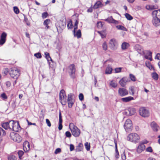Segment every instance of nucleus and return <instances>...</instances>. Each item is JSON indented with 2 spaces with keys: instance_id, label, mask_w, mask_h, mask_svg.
Segmentation results:
<instances>
[{
  "instance_id": "1",
  "label": "nucleus",
  "mask_w": 160,
  "mask_h": 160,
  "mask_svg": "<svg viewBox=\"0 0 160 160\" xmlns=\"http://www.w3.org/2000/svg\"><path fill=\"white\" fill-rule=\"evenodd\" d=\"M9 129L15 132H18L21 130V128L18 121L10 120L9 121Z\"/></svg>"
},
{
  "instance_id": "2",
  "label": "nucleus",
  "mask_w": 160,
  "mask_h": 160,
  "mask_svg": "<svg viewBox=\"0 0 160 160\" xmlns=\"http://www.w3.org/2000/svg\"><path fill=\"white\" fill-rule=\"evenodd\" d=\"M69 128L73 136L75 137L79 136L81 133L80 130L73 123H71L69 125Z\"/></svg>"
},
{
  "instance_id": "3",
  "label": "nucleus",
  "mask_w": 160,
  "mask_h": 160,
  "mask_svg": "<svg viewBox=\"0 0 160 160\" xmlns=\"http://www.w3.org/2000/svg\"><path fill=\"white\" fill-rule=\"evenodd\" d=\"M139 136L136 133H132L129 134L127 137L128 141L133 142L135 143H137L140 139Z\"/></svg>"
},
{
  "instance_id": "4",
  "label": "nucleus",
  "mask_w": 160,
  "mask_h": 160,
  "mask_svg": "<svg viewBox=\"0 0 160 160\" xmlns=\"http://www.w3.org/2000/svg\"><path fill=\"white\" fill-rule=\"evenodd\" d=\"M59 100L60 102L63 105H65L66 104V95L65 91L63 89L61 90L59 93Z\"/></svg>"
},
{
  "instance_id": "5",
  "label": "nucleus",
  "mask_w": 160,
  "mask_h": 160,
  "mask_svg": "<svg viewBox=\"0 0 160 160\" xmlns=\"http://www.w3.org/2000/svg\"><path fill=\"white\" fill-rule=\"evenodd\" d=\"M10 137L13 141L18 142H20L22 140V138L19 135L13 132L10 133Z\"/></svg>"
},
{
  "instance_id": "6",
  "label": "nucleus",
  "mask_w": 160,
  "mask_h": 160,
  "mask_svg": "<svg viewBox=\"0 0 160 160\" xmlns=\"http://www.w3.org/2000/svg\"><path fill=\"white\" fill-rule=\"evenodd\" d=\"M124 128L127 132H131L132 128V121L130 119H128L125 122Z\"/></svg>"
},
{
  "instance_id": "7",
  "label": "nucleus",
  "mask_w": 160,
  "mask_h": 160,
  "mask_svg": "<svg viewBox=\"0 0 160 160\" xmlns=\"http://www.w3.org/2000/svg\"><path fill=\"white\" fill-rule=\"evenodd\" d=\"M9 74L11 77L17 79L20 75L19 71L16 68H12Z\"/></svg>"
},
{
  "instance_id": "8",
  "label": "nucleus",
  "mask_w": 160,
  "mask_h": 160,
  "mask_svg": "<svg viewBox=\"0 0 160 160\" xmlns=\"http://www.w3.org/2000/svg\"><path fill=\"white\" fill-rule=\"evenodd\" d=\"M139 113L141 116L144 118L148 117L149 116L148 110L144 107H142L140 108Z\"/></svg>"
},
{
  "instance_id": "9",
  "label": "nucleus",
  "mask_w": 160,
  "mask_h": 160,
  "mask_svg": "<svg viewBox=\"0 0 160 160\" xmlns=\"http://www.w3.org/2000/svg\"><path fill=\"white\" fill-rule=\"evenodd\" d=\"M118 44L116 40L114 39H111L109 43V47L112 50H115L117 48Z\"/></svg>"
},
{
  "instance_id": "10",
  "label": "nucleus",
  "mask_w": 160,
  "mask_h": 160,
  "mask_svg": "<svg viewBox=\"0 0 160 160\" xmlns=\"http://www.w3.org/2000/svg\"><path fill=\"white\" fill-rule=\"evenodd\" d=\"M69 68L70 70V75L72 78H74L75 77V72L76 69L75 66L73 64H71L69 66Z\"/></svg>"
},
{
  "instance_id": "11",
  "label": "nucleus",
  "mask_w": 160,
  "mask_h": 160,
  "mask_svg": "<svg viewBox=\"0 0 160 160\" xmlns=\"http://www.w3.org/2000/svg\"><path fill=\"white\" fill-rule=\"evenodd\" d=\"M118 93L119 95L121 97L126 96L128 94V90L122 88H120L119 89Z\"/></svg>"
},
{
  "instance_id": "12",
  "label": "nucleus",
  "mask_w": 160,
  "mask_h": 160,
  "mask_svg": "<svg viewBox=\"0 0 160 160\" xmlns=\"http://www.w3.org/2000/svg\"><path fill=\"white\" fill-rule=\"evenodd\" d=\"M67 101L68 102V107L70 108L72 107L74 103V101L72 99V94L70 93L68 95Z\"/></svg>"
},
{
  "instance_id": "13",
  "label": "nucleus",
  "mask_w": 160,
  "mask_h": 160,
  "mask_svg": "<svg viewBox=\"0 0 160 160\" xmlns=\"http://www.w3.org/2000/svg\"><path fill=\"white\" fill-rule=\"evenodd\" d=\"M129 81H130L127 77H124L120 80L119 82L122 87H124L125 86L127 83Z\"/></svg>"
},
{
  "instance_id": "14",
  "label": "nucleus",
  "mask_w": 160,
  "mask_h": 160,
  "mask_svg": "<svg viewBox=\"0 0 160 160\" xmlns=\"http://www.w3.org/2000/svg\"><path fill=\"white\" fill-rule=\"evenodd\" d=\"M152 23L155 26L157 27L159 26L160 25V19L155 16V17H153V19L152 20Z\"/></svg>"
},
{
  "instance_id": "15",
  "label": "nucleus",
  "mask_w": 160,
  "mask_h": 160,
  "mask_svg": "<svg viewBox=\"0 0 160 160\" xmlns=\"http://www.w3.org/2000/svg\"><path fill=\"white\" fill-rule=\"evenodd\" d=\"M6 36L7 34L5 32H3L2 34L0 39V45H2L5 43Z\"/></svg>"
},
{
  "instance_id": "16",
  "label": "nucleus",
  "mask_w": 160,
  "mask_h": 160,
  "mask_svg": "<svg viewBox=\"0 0 160 160\" xmlns=\"http://www.w3.org/2000/svg\"><path fill=\"white\" fill-rule=\"evenodd\" d=\"M151 126L154 131L157 132L159 129V127L154 122H152L151 124Z\"/></svg>"
},
{
  "instance_id": "17",
  "label": "nucleus",
  "mask_w": 160,
  "mask_h": 160,
  "mask_svg": "<svg viewBox=\"0 0 160 160\" xmlns=\"http://www.w3.org/2000/svg\"><path fill=\"white\" fill-rule=\"evenodd\" d=\"M105 21L110 23L118 24V22L113 19L112 16L108 17L107 19L105 20Z\"/></svg>"
},
{
  "instance_id": "18",
  "label": "nucleus",
  "mask_w": 160,
  "mask_h": 160,
  "mask_svg": "<svg viewBox=\"0 0 160 160\" xmlns=\"http://www.w3.org/2000/svg\"><path fill=\"white\" fill-rule=\"evenodd\" d=\"M145 146L143 143H141L139 144L137 149V151L139 153H140L145 150Z\"/></svg>"
},
{
  "instance_id": "19",
  "label": "nucleus",
  "mask_w": 160,
  "mask_h": 160,
  "mask_svg": "<svg viewBox=\"0 0 160 160\" xmlns=\"http://www.w3.org/2000/svg\"><path fill=\"white\" fill-rule=\"evenodd\" d=\"M59 124L58 128V129L59 130H60L62 129V118L61 114V112L60 111L59 112Z\"/></svg>"
},
{
  "instance_id": "20",
  "label": "nucleus",
  "mask_w": 160,
  "mask_h": 160,
  "mask_svg": "<svg viewBox=\"0 0 160 160\" xmlns=\"http://www.w3.org/2000/svg\"><path fill=\"white\" fill-rule=\"evenodd\" d=\"M23 148L25 152L28 151L29 150L30 145L28 142H26L24 143Z\"/></svg>"
},
{
  "instance_id": "21",
  "label": "nucleus",
  "mask_w": 160,
  "mask_h": 160,
  "mask_svg": "<svg viewBox=\"0 0 160 160\" xmlns=\"http://www.w3.org/2000/svg\"><path fill=\"white\" fill-rule=\"evenodd\" d=\"M135 48L138 52L140 54H142L144 53V50L139 45H137L135 46Z\"/></svg>"
},
{
  "instance_id": "22",
  "label": "nucleus",
  "mask_w": 160,
  "mask_h": 160,
  "mask_svg": "<svg viewBox=\"0 0 160 160\" xmlns=\"http://www.w3.org/2000/svg\"><path fill=\"white\" fill-rule=\"evenodd\" d=\"M133 100H134V98L131 96L122 98H121V100L122 102H129Z\"/></svg>"
},
{
  "instance_id": "23",
  "label": "nucleus",
  "mask_w": 160,
  "mask_h": 160,
  "mask_svg": "<svg viewBox=\"0 0 160 160\" xmlns=\"http://www.w3.org/2000/svg\"><path fill=\"white\" fill-rule=\"evenodd\" d=\"M152 15L159 18L160 19V10H154L152 12Z\"/></svg>"
},
{
  "instance_id": "24",
  "label": "nucleus",
  "mask_w": 160,
  "mask_h": 160,
  "mask_svg": "<svg viewBox=\"0 0 160 160\" xmlns=\"http://www.w3.org/2000/svg\"><path fill=\"white\" fill-rule=\"evenodd\" d=\"M152 53L151 52L148 51L147 54L145 56V58L151 61L152 60Z\"/></svg>"
},
{
  "instance_id": "25",
  "label": "nucleus",
  "mask_w": 160,
  "mask_h": 160,
  "mask_svg": "<svg viewBox=\"0 0 160 160\" xmlns=\"http://www.w3.org/2000/svg\"><path fill=\"white\" fill-rule=\"evenodd\" d=\"M9 122H4L2 123V127L6 130L9 129Z\"/></svg>"
},
{
  "instance_id": "26",
  "label": "nucleus",
  "mask_w": 160,
  "mask_h": 160,
  "mask_svg": "<svg viewBox=\"0 0 160 160\" xmlns=\"http://www.w3.org/2000/svg\"><path fill=\"white\" fill-rule=\"evenodd\" d=\"M83 149V145L82 143H79L76 147V150L77 152L82 151Z\"/></svg>"
},
{
  "instance_id": "27",
  "label": "nucleus",
  "mask_w": 160,
  "mask_h": 160,
  "mask_svg": "<svg viewBox=\"0 0 160 160\" xmlns=\"http://www.w3.org/2000/svg\"><path fill=\"white\" fill-rule=\"evenodd\" d=\"M129 46V44L126 42H124L121 45V48L122 50H125L127 49Z\"/></svg>"
},
{
  "instance_id": "28",
  "label": "nucleus",
  "mask_w": 160,
  "mask_h": 160,
  "mask_svg": "<svg viewBox=\"0 0 160 160\" xmlns=\"http://www.w3.org/2000/svg\"><path fill=\"white\" fill-rule=\"evenodd\" d=\"M102 7V3L100 1L97 2L94 5L93 8L94 9H96Z\"/></svg>"
},
{
  "instance_id": "29",
  "label": "nucleus",
  "mask_w": 160,
  "mask_h": 160,
  "mask_svg": "<svg viewBox=\"0 0 160 160\" xmlns=\"http://www.w3.org/2000/svg\"><path fill=\"white\" fill-rule=\"evenodd\" d=\"M50 22V20L49 19H47L44 21L43 22V25L46 26L45 29H47L49 28V26H48V25Z\"/></svg>"
},
{
  "instance_id": "30",
  "label": "nucleus",
  "mask_w": 160,
  "mask_h": 160,
  "mask_svg": "<svg viewBox=\"0 0 160 160\" xmlns=\"http://www.w3.org/2000/svg\"><path fill=\"white\" fill-rule=\"evenodd\" d=\"M74 34V36L78 38H80L81 37V31L80 30H78L76 33L75 32H73Z\"/></svg>"
},
{
  "instance_id": "31",
  "label": "nucleus",
  "mask_w": 160,
  "mask_h": 160,
  "mask_svg": "<svg viewBox=\"0 0 160 160\" xmlns=\"http://www.w3.org/2000/svg\"><path fill=\"white\" fill-rule=\"evenodd\" d=\"M112 68L111 67L108 66L106 69L105 73L106 74H110L112 73Z\"/></svg>"
},
{
  "instance_id": "32",
  "label": "nucleus",
  "mask_w": 160,
  "mask_h": 160,
  "mask_svg": "<svg viewBox=\"0 0 160 160\" xmlns=\"http://www.w3.org/2000/svg\"><path fill=\"white\" fill-rule=\"evenodd\" d=\"M129 92L131 95L133 96L135 92L134 87L133 86H131L129 88Z\"/></svg>"
},
{
  "instance_id": "33",
  "label": "nucleus",
  "mask_w": 160,
  "mask_h": 160,
  "mask_svg": "<svg viewBox=\"0 0 160 160\" xmlns=\"http://www.w3.org/2000/svg\"><path fill=\"white\" fill-rule=\"evenodd\" d=\"M128 111L129 112V115L130 116H131L133 115L136 112V109L134 108H129L128 109Z\"/></svg>"
},
{
  "instance_id": "34",
  "label": "nucleus",
  "mask_w": 160,
  "mask_h": 160,
  "mask_svg": "<svg viewBox=\"0 0 160 160\" xmlns=\"http://www.w3.org/2000/svg\"><path fill=\"white\" fill-rule=\"evenodd\" d=\"M152 77L155 80H157L158 79V75L156 72L152 73Z\"/></svg>"
},
{
  "instance_id": "35",
  "label": "nucleus",
  "mask_w": 160,
  "mask_h": 160,
  "mask_svg": "<svg viewBox=\"0 0 160 160\" xmlns=\"http://www.w3.org/2000/svg\"><path fill=\"white\" fill-rule=\"evenodd\" d=\"M146 66L150 69H154L153 66L151 64V63L148 62H146L145 63Z\"/></svg>"
},
{
  "instance_id": "36",
  "label": "nucleus",
  "mask_w": 160,
  "mask_h": 160,
  "mask_svg": "<svg viewBox=\"0 0 160 160\" xmlns=\"http://www.w3.org/2000/svg\"><path fill=\"white\" fill-rule=\"evenodd\" d=\"M116 28L119 30H122L124 31H126V28L122 25H118L116 26Z\"/></svg>"
},
{
  "instance_id": "37",
  "label": "nucleus",
  "mask_w": 160,
  "mask_h": 160,
  "mask_svg": "<svg viewBox=\"0 0 160 160\" xmlns=\"http://www.w3.org/2000/svg\"><path fill=\"white\" fill-rule=\"evenodd\" d=\"M129 78L133 82H135L136 80V78L135 76L132 74H129Z\"/></svg>"
},
{
  "instance_id": "38",
  "label": "nucleus",
  "mask_w": 160,
  "mask_h": 160,
  "mask_svg": "<svg viewBox=\"0 0 160 160\" xmlns=\"http://www.w3.org/2000/svg\"><path fill=\"white\" fill-rule=\"evenodd\" d=\"M125 16L127 19L129 20H131L133 19V17L129 14L126 13L125 14Z\"/></svg>"
},
{
  "instance_id": "39",
  "label": "nucleus",
  "mask_w": 160,
  "mask_h": 160,
  "mask_svg": "<svg viewBox=\"0 0 160 160\" xmlns=\"http://www.w3.org/2000/svg\"><path fill=\"white\" fill-rule=\"evenodd\" d=\"M85 147L87 151H89L90 150V143H88V142H86L85 143Z\"/></svg>"
},
{
  "instance_id": "40",
  "label": "nucleus",
  "mask_w": 160,
  "mask_h": 160,
  "mask_svg": "<svg viewBox=\"0 0 160 160\" xmlns=\"http://www.w3.org/2000/svg\"><path fill=\"white\" fill-rule=\"evenodd\" d=\"M66 23L65 22H61L60 23V28L62 29L66 27Z\"/></svg>"
},
{
  "instance_id": "41",
  "label": "nucleus",
  "mask_w": 160,
  "mask_h": 160,
  "mask_svg": "<svg viewBox=\"0 0 160 160\" xmlns=\"http://www.w3.org/2000/svg\"><path fill=\"white\" fill-rule=\"evenodd\" d=\"M24 153V152L20 150L18 151V155L20 159H22V156Z\"/></svg>"
},
{
  "instance_id": "42",
  "label": "nucleus",
  "mask_w": 160,
  "mask_h": 160,
  "mask_svg": "<svg viewBox=\"0 0 160 160\" xmlns=\"http://www.w3.org/2000/svg\"><path fill=\"white\" fill-rule=\"evenodd\" d=\"M6 134L5 131L0 127V136H4Z\"/></svg>"
},
{
  "instance_id": "43",
  "label": "nucleus",
  "mask_w": 160,
  "mask_h": 160,
  "mask_svg": "<svg viewBox=\"0 0 160 160\" xmlns=\"http://www.w3.org/2000/svg\"><path fill=\"white\" fill-rule=\"evenodd\" d=\"M45 55V58L47 59H48V58H50V61H52V60L50 56V55L49 53L48 52H45L44 53Z\"/></svg>"
},
{
  "instance_id": "44",
  "label": "nucleus",
  "mask_w": 160,
  "mask_h": 160,
  "mask_svg": "<svg viewBox=\"0 0 160 160\" xmlns=\"http://www.w3.org/2000/svg\"><path fill=\"white\" fill-rule=\"evenodd\" d=\"M110 85L112 87L114 88L116 87L117 86V83L113 82L112 81L111 82Z\"/></svg>"
},
{
  "instance_id": "45",
  "label": "nucleus",
  "mask_w": 160,
  "mask_h": 160,
  "mask_svg": "<svg viewBox=\"0 0 160 160\" xmlns=\"http://www.w3.org/2000/svg\"><path fill=\"white\" fill-rule=\"evenodd\" d=\"M102 23L103 22H98L97 23V27H98V28H102L103 25Z\"/></svg>"
},
{
  "instance_id": "46",
  "label": "nucleus",
  "mask_w": 160,
  "mask_h": 160,
  "mask_svg": "<svg viewBox=\"0 0 160 160\" xmlns=\"http://www.w3.org/2000/svg\"><path fill=\"white\" fill-rule=\"evenodd\" d=\"M102 47L103 49L104 50H106L107 49V45L106 42H104L102 44Z\"/></svg>"
},
{
  "instance_id": "47",
  "label": "nucleus",
  "mask_w": 160,
  "mask_h": 160,
  "mask_svg": "<svg viewBox=\"0 0 160 160\" xmlns=\"http://www.w3.org/2000/svg\"><path fill=\"white\" fill-rule=\"evenodd\" d=\"M13 10L15 13L17 14H18L19 12V10L17 7H13Z\"/></svg>"
},
{
  "instance_id": "48",
  "label": "nucleus",
  "mask_w": 160,
  "mask_h": 160,
  "mask_svg": "<svg viewBox=\"0 0 160 160\" xmlns=\"http://www.w3.org/2000/svg\"><path fill=\"white\" fill-rule=\"evenodd\" d=\"M67 27L68 29H71L72 28V24L71 21H70L68 22L67 25Z\"/></svg>"
},
{
  "instance_id": "49",
  "label": "nucleus",
  "mask_w": 160,
  "mask_h": 160,
  "mask_svg": "<svg viewBox=\"0 0 160 160\" xmlns=\"http://www.w3.org/2000/svg\"><path fill=\"white\" fill-rule=\"evenodd\" d=\"M34 56L37 58H40L42 57V55L40 53H38L34 54Z\"/></svg>"
},
{
  "instance_id": "50",
  "label": "nucleus",
  "mask_w": 160,
  "mask_h": 160,
  "mask_svg": "<svg viewBox=\"0 0 160 160\" xmlns=\"http://www.w3.org/2000/svg\"><path fill=\"white\" fill-rule=\"evenodd\" d=\"M8 160H16V157L14 156H11L8 157Z\"/></svg>"
},
{
  "instance_id": "51",
  "label": "nucleus",
  "mask_w": 160,
  "mask_h": 160,
  "mask_svg": "<svg viewBox=\"0 0 160 160\" xmlns=\"http://www.w3.org/2000/svg\"><path fill=\"white\" fill-rule=\"evenodd\" d=\"M121 158L122 160H125L126 159L125 152H123L121 155Z\"/></svg>"
},
{
  "instance_id": "52",
  "label": "nucleus",
  "mask_w": 160,
  "mask_h": 160,
  "mask_svg": "<svg viewBox=\"0 0 160 160\" xmlns=\"http://www.w3.org/2000/svg\"><path fill=\"white\" fill-rule=\"evenodd\" d=\"M0 97L4 99H7V97L4 93H3L1 95Z\"/></svg>"
},
{
  "instance_id": "53",
  "label": "nucleus",
  "mask_w": 160,
  "mask_h": 160,
  "mask_svg": "<svg viewBox=\"0 0 160 160\" xmlns=\"http://www.w3.org/2000/svg\"><path fill=\"white\" fill-rule=\"evenodd\" d=\"M48 14L47 12H45L42 14V17L43 18H45L47 17Z\"/></svg>"
},
{
  "instance_id": "54",
  "label": "nucleus",
  "mask_w": 160,
  "mask_h": 160,
  "mask_svg": "<svg viewBox=\"0 0 160 160\" xmlns=\"http://www.w3.org/2000/svg\"><path fill=\"white\" fill-rule=\"evenodd\" d=\"M146 8L148 10H152L154 9V6H152L148 5L146 6Z\"/></svg>"
},
{
  "instance_id": "55",
  "label": "nucleus",
  "mask_w": 160,
  "mask_h": 160,
  "mask_svg": "<svg viewBox=\"0 0 160 160\" xmlns=\"http://www.w3.org/2000/svg\"><path fill=\"white\" fill-rule=\"evenodd\" d=\"M79 98L80 100L82 101L83 100L84 96L82 93H80L79 95Z\"/></svg>"
},
{
  "instance_id": "56",
  "label": "nucleus",
  "mask_w": 160,
  "mask_h": 160,
  "mask_svg": "<svg viewBox=\"0 0 160 160\" xmlns=\"http://www.w3.org/2000/svg\"><path fill=\"white\" fill-rule=\"evenodd\" d=\"M65 135L68 138H70L71 136V134L69 131L66 132Z\"/></svg>"
},
{
  "instance_id": "57",
  "label": "nucleus",
  "mask_w": 160,
  "mask_h": 160,
  "mask_svg": "<svg viewBox=\"0 0 160 160\" xmlns=\"http://www.w3.org/2000/svg\"><path fill=\"white\" fill-rule=\"evenodd\" d=\"M122 68H117L115 69V72L118 73L121 72Z\"/></svg>"
},
{
  "instance_id": "58",
  "label": "nucleus",
  "mask_w": 160,
  "mask_h": 160,
  "mask_svg": "<svg viewBox=\"0 0 160 160\" xmlns=\"http://www.w3.org/2000/svg\"><path fill=\"white\" fill-rule=\"evenodd\" d=\"M61 151V150L60 148H58L56 149L54 153L55 154H57L58 153L60 152Z\"/></svg>"
},
{
  "instance_id": "59",
  "label": "nucleus",
  "mask_w": 160,
  "mask_h": 160,
  "mask_svg": "<svg viewBox=\"0 0 160 160\" xmlns=\"http://www.w3.org/2000/svg\"><path fill=\"white\" fill-rule=\"evenodd\" d=\"M146 151L151 152H152V150L151 147L148 148L146 150Z\"/></svg>"
},
{
  "instance_id": "60",
  "label": "nucleus",
  "mask_w": 160,
  "mask_h": 160,
  "mask_svg": "<svg viewBox=\"0 0 160 160\" xmlns=\"http://www.w3.org/2000/svg\"><path fill=\"white\" fill-rule=\"evenodd\" d=\"M46 122L48 126L50 127L51 126L50 122L48 119H46Z\"/></svg>"
},
{
  "instance_id": "61",
  "label": "nucleus",
  "mask_w": 160,
  "mask_h": 160,
  "mask_svg": "<svg viewBox=\"0 0 160 160\" xmlns=\"http://www.w3.org/2000/svg\"><path fill=\"white\" fill-rule=\"evenodd\" d=\"M115 152H116V153L118 155L119 154V153H118V149H117V143L116 142H115Z\"/></svg>"
},
{
  "instance_id": "62",
  "label": "nucleus",
  "mask_w": 160,
  "mask_h": 160,
  "mask_svg": "<svg viewBox=\"0 0 160 160\" xmlns=\"http://www.w3.org/2000/svg\"><path fill=\"white\" fill-rule=\"evenodd\" d=\"M155 58L158 60L160 59V53H158L156 56Z\"/></svg>"
},
{
  "instance_id": "63",
  "label": "nucleus",
  "mask_w": 160,
  "mask_h": 160,
  "mask_svg": "<svg viewBox=\"0 0 160 160\" xmlns=\"http://www.w3.org/2000/svg\"><path fill=\"white\" fill-rule=\"evenodd\" d=\"M11 82L9 81H7L6 82V85L7 87H9L11 86Z\"/></svg>"
},
{
  "instance_id": "64",
  "label": "nucleus",
  "mask_w": 160,
  "mask_h": 160,
  "mask_svg": "<svg viewBox=\"0 0 160 160\" xmlns=\"http://www.w3.org/2000/svg\"><path fill=\"white\" fill-rule=\"evenodd\" d=\"M74 146L72 144H71L70 145V149L71 151H72L74 149Z\"/></svg>"
}]
</instances>
